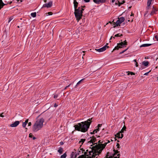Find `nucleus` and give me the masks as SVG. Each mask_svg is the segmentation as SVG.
I'll return each mask as SVG.
<instances>
[{"label": "nucleus", "mask_w": 158, "mask_h": 158, "mask_svg": "<svg viewBox=\"0 0 158 158\" xmlns=\"http://www.w3.org/2000/svg\"><path fill=\"white\" fill-rule=\"evenodd\" d=\"M99 137V136L93 135L92 137H90L91 139L88 142V143L90 142L93 144H96L95 146L92 147L91 151L88 152V153L89 155L90 158H98L99 154L102 152L106 144L110 142L109 140H108L107 142L103 143V141L99 140L98 141V143L97 144V142L95 143L97 140L96 138H98Z\"/></svg>", "instance_id": "obj_1"}, {"label": "nucleus", "mask_w": 158, "mask_h": 158, "mask_svg": "<svg viewBox=\"0 0 158 158\" xmlns=\"http://www.w3.org/2000/svg\"><path fill=\"white\" fill-rule=\"evenodd\" d=\"M92 119V118H89L86 121L81 122L75 125L74 127L75 129L83 132H86L89 128Z\"/></svg>", "instance_id": "obj_2"}, {"label": "nucleus", "mask_w": 158, "mask_h": 158, "mask_svg": "<svg viewBox=\"0 0 158 158\" xmlns=\"http://www.w3.org/2000/svg\"><path fill=\"white\" fill-rule=\"evenodd\" d=\"M44 119L43 118L38 119L33 126L32 130L34 132H37L40 130L43 126Z\"/></svg>", "instance_id": "obj_3"}, {"label": "nucleus", "mask_w": 158, "mask_h": 158, "mask_svg": "<svg viewBox=\"0 0 158 158\" xmlns=\"http://www.w3.org/2000/svg\"><path fill=\"white\" fill-rule=\"evenodd\" d=\"M85 7V6H81L79 7L78 9H75L74 13L77 22H78L81 19L82 16L83 11L84 10V8Z\"/></svg>", "instance_id": "obj_4"}, {"label": "nucleus", "mask_w": 158, "mask_h": 158, "mask_svg": "<svg viewBox=\"0 0 158 158\" xmlns=\"http://www.w3.org/2000/svg\"><path fill=\"white\" fill-rule=\"evenodd\" d=\"M114 153L112 155H111L110 152H107L106 156L104 158H119L120 154L118 153L119 152L117 151H116L114 150Z\"/></svg>", "instance_id": "obj_5"}, {"label": "nucleus", "mask_w": 158, "mask_h": 158, "mask_svg": "<svg viewBox=\"0 0 158 158\" xmlns=\"http://www.w3.org/2000/svg\"><path fill=\"white\" fill-rule=\"evenodd\" d=\"M127 43L126 40H125L123 42H121V43H118L117 44V45L113 49L112 52L115 50H118L119 48H121L123 47L124 46L127 45Z\"/></svg>", "instance_id": "obj_6"}, {"label": "nucleus", "mask_w": 158, "mask_h": 158, "mask_svg": "<svg viewBox=\"0 0 158 158\" xmlns=\"http://www.w3.org/2000/svg\"><path fill=\"white\" fill-rule=\"evenodd\" d=\"M125 20L124 18L123 17H121L118 18V19L116 21L115 23V25L114 26V27L120 26V24Z\"/></svg>", "instance_id": "obj_7"}, {"label": "nucleus", "mask_w": 158, "mask_h": 158, "mask_svg": "<svg viewBox=\"0 0 158 158\" xmlns=\"http://www.w3.org/2000/svg\"><path fill=\"white\" fill-rule=\"evenodd\" d=\"M108 44H106V45H105V46H104L103 47H102L100 48L96 49V50H97V51H98L99 52H103L104 51H105L106 49L107 48L109 47L108 46H107V45Z\"/></svg>", "instance_id": "obj_8"}, {"label": "nucleus", "mask_w": 158, "mask_h": 158, "mask_svg": "<svg viewBox=\"0 0 158 158\" xmlns=\"http://www.w3.org/2000/svg\"><path fill=\"white\" fill-rule=\"evenodd\" d=\"M52 5V2H50L48 3H46L44 4L43 6V7H46L47 8H50L51 7Z\"/></svg>", "instance_id": "obj_9"}, {"label": "nucleus", "mask_w": 158, "mask_h": 158, "mask_svg": "<svg viewBox=\"0 0 158 158\" xmlns=\"http://www.w3.org/2000/svg\"><path fill=\"white\" fill-rule=\"evenodd\" d=\"M20 123V122L19 121H17L14 122L13 123L11 124L10 125V126L11 127H15L17 126Z\"/></svg>", "instance_id": "obj_10"}, {"label": "nucleus", "mask_w": 158, "mask_h": 158, "mask_svg": "<svg viewBox=\"0 0 158 158\" xmlns=\"http://www.w3.org/2000/svg\"><path fill=\"white\" fill-rule=\"evenodd\" d=\"M93 1L94 3L97 4L104 3L106 2V0H93Z\"/></svg>", "instance_id": "obj_11"}, {"label": "nucleus", "mask_w": 158, "mask_h": 158, "mask_svg": "<svg viewBox=\"0 0 158 158\" xmlns=\"http://www.w3.org/2000/svg\"><path fill=\"white\" fill-rule=\"evenodd\" d=\"M122 133H121L120 132L116 134L115 136L118 137L119 138H122L123 137V135Z\"/></svg>", "instance_id": "obj_12"}, {"label": "nucleus", "mask_w": 158, "mask_h": 158, "mask_svg": "<svg viewBox=\"0 0 158 158\" xmlns=\"http://www.w3.org/2000/svg\"><path fill=\"white\" fill-rule=\"evenodd\" d=\"M73 4L74 9H77V7L78 6V3L76 1V0H73Z\"/></svg>", "instance_id": "obj_13"}, {"label": "nucleus", "mask_w": 158, "mask_h": 158, "mask_svg": "<svg viewBox=\"0 0 158 158\" xmlns=\"http://www.w3.org/2000/svg\"><path fill=\"white\" fill-rule=\"evenodd\" d=\"M149 64V62L148 61H143L142 62V64L145 67H147Z\"/></svg>", "instance_id": "obj_14"}, {"label": "nucleus", "mask_w": 158, "mask_h": 158, "mask_svg": "<svg viewBox=\"0 0 158 158\" xmlns=\"http://www.w3.org/2000/svg\"><path fill=\"white\" fill-rule=\"evenodd\" d=\"M151 45H152V44H143L141 45L140 46V47H148V46H151Z\"/></svg>", "instance_id": "obj_15"}, {"label": "nucleus", "mask_w": 158, "mask_h": 158, "mask_svg": "<svg viewBox=\"0 0 158 158\" xmlns=\"http://www.w3.org/2000/svg\"><path fill=\"white\" fill-rule=\"evenodd\" d=\"M156 11V10L154 7L153 8L152 10L151 13V15H153Z\"/></svg>", "instance_id": "obj_16"}, {"label": "nucleus", "mask_w": 158, "mask_h": 158, "mask_svg": "<svg viewBox=\"0 0 158 158\" xmlns=\"http://www.w3.org/2000/svg\"><path fill=\"white\" fill-rule=\"evenodd\" d=\"M63 149L61 148H59L58 150V152L60 154H61L63 153Z\"/></svg>", "instance_id": "obj_17"}, {"label": "nucleus", "mask_w": 158, "mask_h": 158, "mask_svg": "<svg viewBox=\"0 0 158 158\" xmlns=\"http://www.w3.org/2000/svg\"><path fill=\"white\" fill-rule=\"evenodd\" d=\"M99 130H98V128H96V129L94 130L92 132H91L90 133L91 134H95L96 133H97V131H98Z\"/></svg>", "instance_id": "obj_18"}, {"label": "nucleus", "mask_w": 158, "mask_h": 158, "mask_svg": "<svg viewBox=\"0 0 158 158\" xmlns=\"http://www.w3.org/2000/svg\"><path fill=\"white\" fill-rule=\"evenodd\" d=\"M126 127H125V126H124V127H123L122 129H121L120 132L121 133H123L124 131H126Z\"/></svg>", "instance_id": "obj_19"}, {"label": "nucleus", "mask_w": 158, "mask_h": 158, "mask_svg": "<svg viewBox=\"0 0 158 158\" xmlns=\"http://www.w3.org/2000/svg\"><path fill=\"white\" fill-rule=\"evenodd\" d=\"M152 1V0H148V2H147L148 6H150Z\"/></svg>", "instance_id": "obj_20"}, {"label": "nucleus", "mask_w": 158, "mask_h": 158, "mask_svg": "<svg viewBox=\"0 0 158 158\" xmlns=\"http://www.w3.org/2000/svg\"><path fill=\"white\" fill-rule=\"evenodd\" d=\"M126 73H127V75H129L130 74H131V75H135V73H133L132 72H129V71H127L126 72Z\"/></svg>", "instance_id": "obj_21"}, {"label": "nucleus", "mask_w": 158, "mask_h": 158, "mask_svg": "<svg viewBox=\"0 0 158 158\" xmlns=\"http://www.w3.org/2000/svg\"><path fill=\"white\" fill-rule=\"evenodd\" d=\"M67 156V154L66 153H64L63 155L60 156V158H66Z\"/></svg>", "instance_id": "obj_22"}, {"label": "nucleus", "mask_w": 158, "mask_h": 158, "mask_svg": "<svg viewBox=\"0 0 158 158\" xmlns=\"http://www.w3.org/2000/svg\"><path fill=\"white\" fill-rule=\"evenodd\" d=\"M85 139H81L79 141V143H81V144H83V143L85 141Z\"/></svg>", "instance_id": "obj_23"}, {"label": "nucleus", "mask_w": 158, "mask_h": 158, "mask_svg": "<svg viewBox=\"0 0 158 158\" xmlns=\"http://www.w3.org/2000/svg\"><path fill=\"white\" fill-rule=\"evenodd\" d=\"M31 16L33 17H35L36 16V12H34L32 13L31 14Z\"/></svg>", "instance_id": "obj_24"}, {"label": "nucleus", "mask_w": 158, "mask_h": 158, "mask_svg": "<svg viewBox=\"0 0 158 158\" xmlns=\"http://www.w3.org/2000/svg\"><path fill=\"white\" fill-rule=\"evenodd\" d=\"M84 78H83V79H81V80H80V81H79L77 84V85H76V86L78 85L83 80H84Z\"/></svg>", "instance_id": "obj_25"}, {"label": "nucleus", "mask_w": 158, "mask_h": 158, "mask_svg": "<svg viewBox=\"0 0 158 158\" xmlns=\"http://www.w3.org/2000/svg\"><path fill=\"white\" fill-rule=\"evenodd\" d=\"M122 35L121 34L119 33L117 34L114 35V37H120L122 36Z\"/></svg>", "instance_id": "obj_26"}, {"label": "nucleus", "mask_w": 158, "mask_h": 158, "mask_svg": "<svg viewBox=\"0 0 158 158\" xmlns=\"http://www.w3.org/2000/svg\"><path fill=\"white\" fill-rule=\"evenodd\" d=\"M5 5H6L5 4H1L0 3V9L2 8L3 6Z\"/></svg>", "instance_id": "obj_27"}, {"label": "nucleus", "mask_w": 158, "mask_h": 158, "mask_svg": "<svg viewBox=\"0 0 158 158\" xmlns=\"http://www.w3.org/2000/svg\"><path fill=\"white\" fill-rule=\"evenodd\" d=\"M27 123H26L23 122V123L22 126L23 127H26V126L27 125Z\"/></svg>", "instance_id": "obj_28"}, {"label": "nucleus", "mask_w": 158, "mask_h": 158, "mask_svg": "<svg viewBox=\"0 0 158 158\" xmlns=\"http://www.w3.org/2000/svg\"><path fill=\"white\" fill-rule=\"evenodd\" d=\"M47 15H52V12H48Z\"/></svg>", "instance_id": "obj_29"}, {"label": "nucleus", "mask_w": 158, "mask_h": 158, "mask_svg": "<svg viewBox=\"0 0 158 158\" xmlns=\"http://www.w3.org/2000/svg\"><path fill=\"white\" fill-rule=\"evenodd\" d=\"M155 38L157 41H158V35H155Z\"/></svg>", "instance_id": "obj_30"}, {"label": "nucleus", "mask_w": 158, "mask_h": 158, "mask_svg": "<svg viewBox=\"0 0 158 158\" xmlns=\"http://www.w3.org/2000/svg\"><path fill=\"white\" fill-rule=\"evenodd\" d=\"M102 125V124H98V127H97L98 128H98V130H99V128L101 127Z\"/></svg>", "instance_id": "obj_31"}, {"label": "nucleus", "mask_w": 158, "mask_h": 158, "mask_svg": "<svg viewBox=\"0 0 158 158\" xmlns=\"http://www.w3.org/2000/svg\"><path fill=\"white\" fill-rule=\"evenodd\" d=\"M0 3L1 4H5L6 5V4L4 3L3 2L2 0H0Z\"/></svg>", "instance_id": "obj_32"}, {"label": "nucleus", "mask_w": 158, "mask_h": 158, "mask_svg": "<svg viewBox=\"0 0 158 158\" xmlns=\"http://www.w3.org/2000/svg\"><path fill=\"white\" fill-rule=\"evenodd\" d=\"M13 18L12 17H10L9 19V20H8V22L9 23L10 22L11 20L13 19Z\"/></svg>", "instance_id": "obj_33"}, {"label": "nucleus", "mask_w": 158, "mask_h": 158, "mask_svg": "<svg viewBox=\"0 0 158 158\" xmlns=\"http://www.w3.org/2000/svg\"><path fill=\"white\" fill-rule=\"evenodd\" d=\"M33 135L32 133H30L29 135V137L30 138H32L33 137Z\"/></svg>", "instance_id": "obj_34"}, {"label": "nucleus", "mask_w": 158, "mask_h": 158, "mask_svg": "<svg viewBox=\"0 0 158 158\" xmlns=\"http://www.w3.org/2000/svg\"><path fill=\"white\" fill-rule=\"evenodd\" d=\"M127 49H128V48L124 50H123V51H122L120 53V54H122V53H123L125 51H126V50H127Z\"/></svg>", "instance_id": "obj_35"}, {"label": "nucleus", "mask_w": 158, "mask_h": 158, "mask_svg": "<svg viewBox=\"0 0 158 158\" xmlns=\"http://www.w3.org/2000/svg\"><path fill=\"white\" fill-rule=\"evenodd\" d=\"M150 71H149V72L145 73L144 74V75H148L149 73L150 72Z\"/></svg>", "instance_id": "obj_36"}, {"label": "nucleus", "mask_w": 158, "mask_h": 158, "mask_svg": "<svg viewBox=\"0 0 158 158\" xmlns=\"http://www.w3.org/2000/svg\"><path fill=\"white\" fill-rule=\"evenodd\" d=\"M116 146L117 147V148H120V145H119V143H117V145H116Z\"/></svg>", "instance_id": "obj_37"}, {"label": "nucleus", "mask_w": 158, "mask_h": 158, "mask_svg": "<svg viewBox=\"0 0 158 158\" xmlns=\"http://www.w3.org/2000/svg\"><path fill=\"white\" fill-rule=\"evenodd\" d=\"M58 97V95H55L54 96V98H56Z\"/></svg>", "instance_id": "obj_38"}, {"label": "nucleus", "mask_w": 158, "mask_h": 158, "mask_svg": "<svg viewBox=\"0 0 158 158\" xmlns=\"http://www.w3.org/2000/svg\"><path fill=\"white\" fill-rule=\"evenodd\" d=\"M84 1L86 2H89L90 0H84Z\"/></svg>", "instance_id": "obj_39"}, {"label": "nucleus", "mask_w": 158, "mask_h": 158, "mask_svg": "<svg viewBox=\"0 0 158 158\" xmlns=\"http://www.w3.org/2000/svg\"><path fill=\"white\" fill-rule=\"evenodd\" d=\"M58 106V105L57 104H56V103H55L54 105V107H56Z\"/></svg>", "instance_id": "obj_40"}, {"label": "nucleus", "mask_w": 158, "mask_h": 158, "mask_svg": "<svg viewBox=\"0 0 158 158\" xmlns=\"http://www.w3.org/2000/svg\"><path fill=\"white\" fill-rule=\"evenodd\" d=\"M71 158H75L76 157V156H75L74 157L72 155V154H71Z\"/></svg>", "instance_id": "obj_41"}, {"label": "nucleus", "mask_w": 158, "mask_h": 158, "mask_svg": "<svg viewBox=\"0 0 158 158\" xmlns=\"http://www.w3.org/2000/svg\"><path fill=\"white\" fill-rule=\"evenodd\" d=\"M28 119H27L26 120L25 122H24L25 123H27L28 122Z\"/></svg>", "instance_id": "obj_42"}, {"label": "nucleus", "mask_w": 158, "mask_h": 158, "mask_svg": "<svg viewBox=\"0 0 158 158\" xmlns=\"http://www.w3.org/2000/svg\"><path fill=\"white\" fill-rule=\"evenodd\" d=\"M135 66H136V67H138V63L137 62H136L135 63Z\"/></svg>", "instance_id": "obj_43"}, {"label": "nucleus", "mask_w": 158, "mask_h": 158, "mask_svg": "<svg viewBox=\"0 0 158 158\" xmlns=\"http://www.w3.org/2000/svg\"><path fill=\"white\" fill-rule=\"evenodd\" d=\"M31 124V122H29L28 123V126H30Z\"/></svg>", "instance_id": "obj_44"}, {"label": "nucleus", "mask_w": 158, "mask_h": 158, "mask_svg": "<svg viewBox=\"0 0 158 158\" xmlns=\"http://www.w3.org/2000/svg\"><path fill=\"white\" fill-rule=\"evenodd\" d=\"M2 114H3V113L2 114H1L0 115V116L2 117H3L4 116V115H2Z\"/></svg>", "instance_id": "obj_45"}, {"label": "nucleus", "mask_w": 158, "mask_h": 158, "mask_svg": "<svg viewBox=\"0 0 158 158\" xmlns=\"http://www.w3.org/2000/svg\"><path fill=\"white\" fill-rule=\"evenodd\" d=\"M32 137V139L33 140H34V139H36V138H35V137L33 136Z\"/></svg>", "instance_id": "obj_46"}, {"label": "nucleus", "mask_w": 158, "mask_h": 158, "mask_svg": "<svg viewBox=\"0 0 158 158\" xmlns=\"http://www.w3.org/2000/svg\"><path fill=\"white\" fill-rule=\"evenodd\" d=\"M112 38H113L114 39V37H113L112 36H111L110 39V40H111Z\"/></svg>", "instance_id": "obj_47"}, {"label": "nucleus", "mask_w": 158, "mask_h": 158, "mask_svg": "<svg viewBox=\"0 0 158 158\" xmlns=\"http://www.w3.org/2000/svg\"><path fill=\"white\" fill-rule=\"evenodd\" d=\"M115 0H112V2L114 3Z\"/></svg>", "instance_id": "obj_48"}, {"label": "nucleus", "mask_w": 158, "mask_h": 158, "mask_svg": "<svg viewBox=\"0 0 158 158\" xmlns=\"http://www.w3.org/2000/svg\"><path fill=\"white\" fill-rule=\"evenodd\" d=\"M60 143L61 145H63L64 144V143L63 142H60Z\"/></svg>", "instance_id": "obj_49"}, {"label": "nucleus", "mask_w": 158, "mask_h": 158, "mask_svg": "<svg viewBox=\"0 0 158 158\" xmlns=\"http://www.w3.org/2000/svg\"><path fill=\"white\" fill-rule=\"evenodd\" d=\"M17 0V1H18H18H20V2H22V1L23 0Z\"/></svg>", "instance_id": "obj_50"}, {"label": "nucleus", "mask_w": 158, "mask_h": 158, "mask_svg": "<svg viewBox=\"0 0 158 158\" xmlns=\"http://www.w3.org/2000/svg\"><path fill=\"white\" fill-rule=\"evenodd\" d=\"M70 85H71V84H70L68 86H67V87H69V86H70Z\"/></svg>", "instance_id": "obj_51"}, {"label": "nucleus", "mask_w": 158, "mask_h": 158, "mask_svg": "<svg viewBox=\"0 0 158 158\" xmlns=\"http://www.w3.org/2000/svg\"><path fill=\"white\" fill-rule=\"evenodd\" d=\"M133 61L135 62H136V60L135 59Z\"/></svg>", "instance_id": "obj_52"}, {"label": "nucleus", "mask_w": 158, "mask_h": 158, "mask_svg": "<svg viewBox=\"0 0 158 158\" xmlns=\"http://www.w3.org/2000/svg\"><path fill=\"white\" fill-rule=\"evenodd\" d=\"M68 87H67V86L65 87L64 89H66Z\"/></svg>", "instance_id": "obj_53"}, {"label": "nucleus", "mask_w": 158, "mask_h": 158, "mask_svg": "<svg viewBox=\"0 0 158 158\" xmlns=\"http://www.w3.org/2000/svg\"><path fill=\"white\" fill-rule=\"evenodd\" d=\"M119 4H120L119 5V6H120V5L123 4V3H120L119 2Z\"/></svg>", "instance_id": "obj_54"}, {"label": "nucleus", "mask_w": 158, "mask_h": 158, "mask_svg": "<svg viewBox=\"0 0 158 158\" xmlns=\"http://www.w3.org/2000/svg\"><path fill=\"white\" fill-rule=\"evenodd\" d=\"M134 15V14H132L131 15V16H133Z\"/></svg>", "instance_id": "obj_55"}, {"label": "nucleus", "mask_w": 158, "mask_h": 158, "mask_svg": "<svg viewBox=\"0 0 158 158\" xmlns=\"http://www.w3.org/2000/svg\"><path fill=\"white\" fill-rule=\"evenodd\" d=\"M85 55V54H83V56H84ZM82 58H83V56H82Z\"/></svg>", "instance_id": "obj_56"}, {"label": "nucleus", "mask_w": 158, "mask_h": 158, "mask_svg": "<svg viewBox=\"0 0 158 158\" xmlns=\"http://www.w3.org/2000/svg\"><path fill=\"white\" fill-rule=\"evenodd\" d=\"M82 52H83V53H84L85 52V51H83Z\"/></svg>", "instance_id": "obj_57"}, {"label": "nucleus", "mask_w": 158, "mask_h": 158, "mask_svg": "<svg viewBox=\"0 0 158 158\" xmlns=\"http://www.w3.org/2000/svg\"><path fill=\"white\" fill-rule=\"evenodd\" d=\"M26 129H27V128H26Z\"/></svg>", "instance_id": "obj_58"}, {"label": "nucleus", "mask_w": 158, "mask_h": 158, "mask_svg": "<svg viewBox=\"0 0 158 158\" xmlns=\"http://www.w3.org/2000/svg\"><path fill=\"white\" fill-rule=\"evenodd\" d=\"M157 80H158V77H157Z\"/></svg>", "instance_id": "obj_59"}]
</instances>
